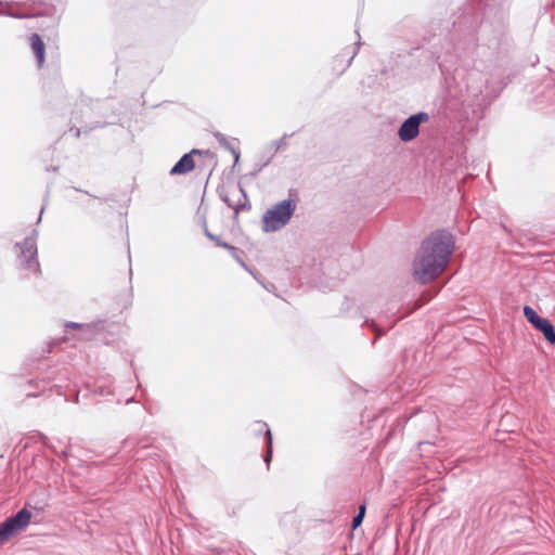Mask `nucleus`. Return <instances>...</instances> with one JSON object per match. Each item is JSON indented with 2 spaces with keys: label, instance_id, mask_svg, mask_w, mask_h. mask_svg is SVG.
Instances as JSON below:
<instances>
[{
  "label": "nucleus",
  "instance_id": "7",
  "mask_svg": "<svg viewBox=\"0 0 555 555\" xmlns=\"http://www.w3.org/2000/svg\"><path fill=\"white\" fill-rule=\"evenodd\" d=\"M203 152L199 150H192L190 153L184 154L180 160L171 168L170 175H185L195 168V156H202Z\"/></svg>",
  "mask_w": 555,
  "mask_h": 555
},
{
  "label": "nucleus",
  "instance_id": "6",
  "mask_svg": "<svg viewBox=\"0 0 555 555\" xmlns=\"http://www.w3.org/2000/svg\"><path fill=\"white\" fill-rule=\"evenodd\" d=\"M428 115L426 113H418L410 116L400 127L398 131L399 138L404 141H411L418 135L421 122L427 121Z\"/></svg>",
  "mask_w": 555,
  "mask_h": 555
},
{
  "label": "nucleus",
  "instance_id": "5",
  "mask_svg": "<svg viewBox=\"0 0 555 555\" xmlns=\"http://www.w3.org/2000/svg\"><path fill=\"white\" fill-rule=\"evenodd\" d=\"M31 513L23 508L14 517L2 522V542L26 528L30 521Z\"/></svg>",
  "mask_w": 555,
  "mask_h": 555
},
{
  "label": "nucleus",
  "instance_id": "9",
  "mask_svg": "<svg viewBox=\"0 0 555 555\" xmlns=\"http://www.w3.org/2000/svg\"><path fill=\"white\" fill-rule=\"evenodd\" d=\"M267 436H268V451H267L264 461L269 465V463H270V461L272 459V437H271V431L270 430L267 431Z\"/></svg>",
  "mask_w": 555,
  "mask_h": 555
},
{
  "label": "nucleus",
  "instance_id": "4",
  "mask_svg": "<svg viewBox=\"0 0 555 555\" xmlns=\"http://www.w3.org/2000/svg\"><path fill=\"white\" fill-rule=\"evenodd\" d=\"M524 315L527 321L530 322L533 327L541 332L544 338L552 345L555 344V330L552 323L544 318H541L533 308L530 306L524 307Z\"/></svg>",
  "mask_w": 555,
  "mask_h": 555
},
{
  "label": "nucleus",
  "instance_id": "3",
  "mask_svg": "<svg viewBox=\"0 0 555 555\" xmlns=\"http://www.w3.org/2000/svg\"><path fill=\"white\" fill-rule=\"evenodd\" d=\"M20 250L21 264L35 274L40 273V266L37 260V241L34 235L25 237V240L16 245Z\"/></svg>",
  "mask_w": 555,
  "mask_h": 555
},
{
  "label": "nucleus",
  "instance_id": "12",
  "mask_svg": "<svg viewBox=\"0 0 555 555\" xmlns=\"http://www.w3.org/2000/svg\"><path fill=\"white\" fill-rule=\"evenodd\" d=\"M67 327H70V328H74V330H80L83 327L82 324H79V323H74V322H70V323H67L66 324Z\"/></svg>",
  "mask_w": 555,
  "mask_h": 555
},
{
  "label": "nucleus",
  "instance_id": "1",
  "mask_svg": "<svg viewBox=\"0 0 555 555\" xmlns=\"http://www.w3.org/2000/svg\"><path fill=\"white\" fill-rule=\"evenodd\" d=\"M453 248L454 243L450 233H433L423 242L413 262L415 280L425 284L439 276L447 268Z\"/></svg>",
  "mask_w": 555,
  "mask_h": 555
},
{
  "label": "nucleus",
  "instance_id": "13",
  "mask_svg": "<svg viewBox=\"0 0 555 555\" xmlns=\"http://www.w3.org/2000/svg\"><path fill=\"white\" fill-rule=\"evenodd\" d=\"M364 514H365V506H364V505H361V506L359 507V513H358V515H362V517H364Z\"/></svg>",
  "mask_w": 555,
  "mask_h": 555
},
{
  "label": "nucleus",
  "instance_id": "11",
  "mask_svg": "<svg viewBox=\"0 0 555 555\" xmlns=\"http://www.w3.org/2000/svg\"><path fill=\"white\" fill-rule=\"evenodd\" d=\"M362 520H363L362 515H357V516L353 518V520H352V527H353V528H357L358 526H360V525H361Z\"/></svg>",
  "mask_w": 555,
  "mask_h": 555
},
{
  "label": "nucleus",
  "instance_id": "2",
  "mask_svg": "<svg viewBox=\"0 0 555 555\" xmlns=\"http://www.w3.org/2000/svg\"><path fill=\"white\" fill-rule=\"evenodd\" d=\"M296 209L294 199H284L272 208L268 209L262 216V229L264 232H275L285 227L293 217Z\"/></svg>",
  "mask_w": 555,
  "mask_h": 555
},
{
  "label": "nucleus",
  "instance_id": "10",
  "mask_svg": "<svg viewBox=\"0 0 555 555\" xmlns=\"http://www.w3.org/2000/svg\"><path fill=\"white\" fill-rule=\"evenodd\" d=\"M205 234L212 241L216 242V244L218 246H221V247H224V248H228V249H231L232 246H230L229 244L224 243V242H221L218 237L214 236L207 229H205Z\"/></svg>",
  "mask_w": 555,
  "mask_h": 555
},
{
  "label": "nucleus",
  "instance_id": "8",
  "mask_svg": "<svg viewBox=\"0 0 555 555\" xmlns=\"http://www.w3.org/2000/svg\"><path fill=\"white\" fill-rule=\"evenodd\" d=\"M30 47L34 52V54L37 57V62L39 66H42L44 62V53H46V46L42 41L41 37L38 34H33L29 38Z\"/></svg>",
  "mask_w": 555,
  "mask_h": 555
}]
</instances>
